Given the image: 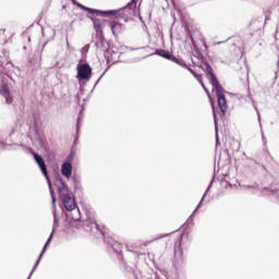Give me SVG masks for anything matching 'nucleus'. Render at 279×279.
Instances as JSON below:
<instances>
[{
	"instance_id": "nucleus-1",
	"label": "nucleus",
	"mask_w": 279,
	"mask_h": 279,
	"mask_svg": "<svg viewBox=\"0 0 279 279\" xmlns=\"http://www.w3.org/2000/svg\"><path fill=\"white\" fill-rule=\"evenodd\" d=\"M136 1L137 0H131L126 4V7H124L123 9L110 10V11H99V10L87 8L83 4H78V8H81V10H85V12H88L89 14L88 16L93 14H96L97 16H99V14H101V16H114V19H128L129 16H132V12L136 10Z\"/></svg>"
},
{
	"instance_id": "nucleus-2",
	"label": "nucleus",
	"mask_w": 279,
	"mask_h": 279,
	"mask_svg": "<svg viewBox=\"0 0 279 279\" xmlns=\"http://www.w3.org/2000/svg\"><path fill=\"white\" fill-rule=\"evenodd\" d=\"M206 77L209 80V83L213 86V90H215L217 99H218V106L220 108V111L222 112V116H225L228 112V100H226V89L221 86L219 81L217 80V75H215V72L213 71V66H210L208 63H206Z\"/></svg>"
},
{
	"instance_id": "nucleus-3",
	"label": "nucleus",
	"mask_w": 279,
	"mask_h": 279,
	"mask_svg": "<svg viewBox=\"0 0 279 279\" xmlns=\"http://www.w3.org/2000/svg\"><path fill=\"white\" fill-rule=\"evenodd\" d=\"M93 75V69L88 63H84L77 66V77L78 80H90Z\"/></svg>"
},
{
	"instance_id": "nucleus-4",
	"label": "nucleus",
	"mask_w": 279,
	"mask_h": 279,
	"mask_svg": "<svg viewBox=\"0 0 279 279\" xmlns=\"http://www.w3.org/2000/svg\"><path fill=\"white\" fill-rule=\"evenodd\" d=\"M61 202L63 203V206L65 210H68V213H72V210H75V208H77L75 198L71 197V195H63V197H61Z\"/></svg>"
},
{
	"instance_id": "nucleus-5",
	"label": "nucleus",
	"mask_w": 279,
	"mask_h": 279,
	"mask_svg": "<svg viewBox=\"0 0 279 279\" xmlns=\"http://www.w3.org/2000/svg\"><path fill=\"white\" fill-rule=\"evenodd\" d=\"M34 159L40 168L43 175H45V178L49 180V174L47 172V165H45V159H43V157L38 154H34Z\"/></svg>"
},
{
	"instance_id": "nucleus-6",
	"label": "nucleus",
	"mask_w": 279,
	"mask_h": 279,
	"mask_svg": "<svg viewBox=\"0 0 279 279\" xmlns=\"http://www.w3.org/2000/svg\"><path fill=\"white\" fill-rule=\"evenodd\" d=\"M87 17H89L90 21L94 23L96 32H101V29H104V25H106V20L95 16V14L87 15Z\"/></svg>"
},
{
	"instance_id": "nucleus-7",
	"label": "nucleus",
	"mask_w": 279,
	"mask_h": 279,
	"mask_svg": "<svg viewBox=\"0 0 279 279\" xmlns=\"http://www.w3.org/2000/svg\"><path fill=\"white\" fill-rule=\"evenodd\" d=\"M58 191L61 198L64 197V195H71L69 194V186L62 179L58 180Z\"/></svg>"
},
{
	"instance_id": "nucleus-8",
	"label": "nucleus",
	"mask_w": 279,
	"mask_h": 279,
	"mask_svg": "<svg viewBox=\"0 0 279 279\" xmlns=\"http://www.w3.org/2000/svg\"><path fill=\"white\" fill-rule=\"evenodd\" d=\"M105 241L106 243L111 245V247L118 253L121 252V250H123V244H121L119 241H116L112 238H105Z\"/></svg>"
},
{
	"instance_id": "nucleus-9",
	"label": "nucleus",
	"mask_w": 279,
	"mask_h": 279,
	"mask_svg": "<svg viewBox=\"0 0 279 279\" xmlns=\"http://www.w3.org/2000/svg\"><path fill=\"white\" fill-rule=\"evenodd\" d=\"M61 173L64 175V178H71L73 173V166L70 162H64L61 166Z\"/></svg>"
},
{
	"instance_id": "nucleus-10",
	"label": "nucleus",
	"mask_w": 279,
	"mask_h": 279,
	"mask_svg": "<svg viewBox=\"0 0 279 279\" xmlns=\"http://www.w3.org/2000/svg\"><path fill=\"white\" fill-rule=\"evenodd\" d=\"M110 27H111V32L113 34V36H119V34H121V32H123V24L119 23V22H111L110 23Z\"/></svg>"
},
{
	"instance_id": "nucleus-11",
	"label": "nucleus",
	"mask_w": 279,
	"mask_h": 279,
	"mask_svg": "<svg viewBox=\"0 0 279 279\" xmlns=\"http://www.w3.org/2000/svg\"><path fill=\"white\" fill-rule=\"evenodd\" d=\"M190 73H192V75H194V77L197 80V82H199L201 86L204 88L206 95H208V97H210V92L204 84V81L202 80V74L195 73V71H193L192 69H190Z\"/></svg>"
},
{
	"instance_id": "nucleus-12",
	"label": "nucleus",
	"mask_w": 279,
	"mask_h": 279,
	"mask_svg": "<svg viewBox=\"0 0 279 279\" xmlns=\"http://www.w3.org/2000/svg\"><path fill=\"white\" fill-rule=\"evenodd\" d=\"M157 56H160L161 58L169 60V57L171 56V53H169V51H166V50H157Z\"/></svg>"
},
{
	"instance_id": "nucleus-13",
	"label": "nucleus",
	"mask_w": 279,
	"mask_h": 279,
	"mask_svg": "<svg viewBox=\"0 0 279 279\" xmlns=\"http://www.w3.org/2000/svg\"><path fill=\"white\" fill-rule=\"evenodd\" d=\"M168 60H170L171 62H175V64H180L182 65V60L178 59L175 56L170 54V57L168 58Z\"/></svg>"
},
{
	"instance_id": "nucleus-14",
	"label": "nucleus",
	"mask_w": 279,
	"mask_h": 279,
	"mask_svg": "<svg viewBox=\"0 0 279 279\" xmlns=\"http://www.w3.org/2000/svg\"><path fill=\"white\" fill-rule=\"evenodd\" d=\"M53 239V234H50V236L48 238L43 251H41V254H45L47 247L49 246V244L51 243V240Z\"/></svg>"
},
{
	"instance_id": "nucleus-15",
	"label": "nucleus",
	"mask_w": 279,
	"mask_h": 279,
	"mask_svg": "<svg viewBox=\"0 0 279 279\" xmlns=\"http://www.w3.org/2000/svg\"><path fill=\"white\" fill-rule=\"evenodd\" d=\"M2 93L4 96H10V86H8V84L2 85Z\"/></svg>"
},
{
	"instance_id": "nucleus-16",
	"label": "nucleus",
	"mask_w": 279,
	"mask_h": 279,
	"mask_svg": "<svg viewBox=\"0 0 279 279\" xmlns=\"http://www.w3.org/2000/svg\"><path fill=\"white\" fill-rule=\"evenodd\" d=\"M0 38L2 40H5V38H8V36H5V29H0Z\"/></svg>"
},
{
	"instance_id": "nucleus-17",
	"label": "nucleus",
	"mask_w": 279,
	"mask_h": 279,
	"mask_svg": "<svg viewBox=\"0 0 279 279\" xmlns=\"http://www.w3.org/2000/svg\"><path fill=\"white\" fill-rule=\"evenodd\" d=\"M5 97V99H7V104H12V98H11V96L9 95H5L4 96Z\"/></svg>"
},
{
	"instance_id": "nucleus-18",
	"label": "nucleus",
	"mask_w": 279,
	"mask_h": 279,
	"mask_svg": "<svg viewBox=\"0 0 279 279\" xmlns=\"http://www.w3.org/2000/svg\"><path fill=\"white\" fill-rule=\"evenodd\" d=\"M40 258H43V253L39 255V258L37 259L36 265L34 266V269L38 267V263H40Z\"/></svg>"
},
{
	"instance_id": "nucleus-19",
	"label": "nucleus",
	"mask_w": 279,
	"mask_h": 279,
	"mask_svg": "<svg viewBox=\"0 0 279 279\" xmlns=\"http://www.w3.org/2000/svg\"><path fill=\"white\" fill-rule=\"evenodd\" d=\"M51 197H52L53 204H56V196L53 195V192H51Z\"/></svg>"
}]
</instances>
